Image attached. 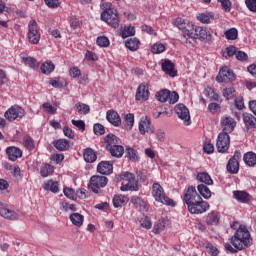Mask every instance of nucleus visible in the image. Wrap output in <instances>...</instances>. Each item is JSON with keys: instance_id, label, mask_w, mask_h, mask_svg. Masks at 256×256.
Returning <instances> with one entry per match:
<instances>
[{"instance_id": "f257e3e1", "label": "nucleus", "mask_w": 256, "mask_h": 256, "mask_svg": "<svg viewBox=\"0 0 256 256\" xmlns=\"http://www.w3.org/2000/svg\"><path fill=\"white\" fill-rule=\"evenodd\" d=\"M251 243V234L249 230L243 225H240L238 230L235 232L234 236L231 238V244L235 249H245V247H249Z\"/></svg>"}, {"instance_id": "f03ea898", "label": "nucleus", "mask_w": 256, "mask_h": 256, "mask_svg": "<svg viewBox=\"0 0 256 256\" xmlns=\"http://www.w3.org/2000/svg\"><path fill=\"white\" fill-rule=\"evenodd\" d=\"M102 7L105 9L101 13L102 21L108 23L113 29H119V13H117V9L112 8L111 2L103 3Z\"/></svg>"}, {"instance_id": "7ed1b4c3", "label": "nucleus", "mask_w": 256, "mask_h": 256, "mask_svg": "<svg viewBox=\"0 0 256 256\" xmlns=\"http://www.w3.org/2000/svg\"><path fill=\"white\" fill-rule=\"evenodd\" d=\"M195 39H200V41H205L206 39H211V32L207 28L201 26H195L192 24L191 31L187 30V38L185 40L186 45H191Z\"/></svg>"}, {"instance_id": "20e7f679", "label": "nucleus", "mask_w": 256, "mask_h": 256, "mask_svg": "<svg viewBox=\"0 0 256 256\" xmlns=\"http://www.w3.org/2000/svg\"><path fill=\"white\" fill-rule=\"evenodd\" d=\"M152 197H154L155 201H158V203L175 207V201L165 194L163 186H161L159 183H154L152 185Z\"/></svg>"}, {"instance_id": "39448f33", "label": "nucleus", "mask_w": 256, "mask_h": 256, "mask_svg": "<svg viewBox=\"0 0 256 256\" xmlns=\"http://www.w3.org/2000/svg\"><path fill=\"white\" fill-rule=\"evenodd\" d=\"M120 179L127 182L120 187L121 191H139V182H137L135 174L131 172H123L120 174Z\"/></svg>"}, {"instance_id": "423d86ee", "label": "nucleus", "mask_w": 256, "mask_h": 256, "mask_svg": "<svg viewBox=\"0 0 256 256\" xmlns=\"http://www.w3.org/2000/svg\"><path fill=\"white\" fill-rule=\"evenodd\" d=\"M27 37L31 45H37L39 44V41H41V29L39 28L36 20H30L28 23Z\"/></svg>"}, {"instance_id": "0eeeda50", "label": "nucleus", "mask_w": 256, "mask_h": 256, "mask_svg": "<svg viewBox=\"0 0 256 256\" xmlns=\"http://www.w3.org/2000/svg\"><path fill=\"white\" fill-rule=\"evenodd\" d=\"M188 207L189 213L192 215H201L202 213H205L209 211V202L204 201L203 198H200V200H196L193 204H190Z\"/></svg>"}, {"instance_id": "6e6552de", "label": "nucleus", "mask_w": 256, "mask_h": 256, "mask_svg": "<svg viewBox=\"0 0 256 256\" xmlns=\"http://www.w3.org/2000/svg\"><path fill=\"white\" fill-rule=\"evenodd\" d=\"M231 145V137L225 132H220L217 137L216 147L218 153H227Z\"/></svg>"}, {"instance_id": "1a4fd4ad", "label": "nucleus", "mask_w": 256, "mask_h": 256, "mask_svg": "<svg viewBox=\"0 0 256 256\" xmlns=\"http://www.w3.org/2000/svg\"><path fill=\"white\" fill-rule=\"evenodd\" d=\"M216 81L218 83H232V81H235V72L229 67L223 66L216 76Z\"/></svg>"}, {"instance_id": "9d476101", "label": "nucleus", "mask_w": 256, "mask_h": 256, "mask_svg": "<svg viewBox=\"0 0 256 256\" xmlns=\"http://www.w3.org/2000/svg\"><path fill=\"white\" fill-rule=\"evenodd\" d=\"M7 121H15V119H23L25 117V109L19 105H14L10 107L4 114Z\"/></svg>"}, {"instance_id": "9b49d317", "label": "nucleus", "mask_w": 256, "mask_h": 256, "mask_svg": "<svg viewBox=\"0 0 256 256\" xmlns=\"http://www.w3.org/2000/svg\"><path fill=\"white\" fill-rule=\"evenodd\" d=\"M108 179L105 176H92L90 178L89 189L93 191V193H99V189H103V187L107 186Z\"/></svg>"}, {"instance_id": "f8f14e48", "label": "nucleus", "mask_w": 256, "mask_h": 256, "mask_svg": "<svg viewBox=\"0 0 256 256\" xmlns=\"http://www.w3.org/2000/svg\"><path fill=\"white\" fill-rule=\"evenodd\" d=\"M175 113L184 122V125H191V114L189 108L185 104H178L175 106Z\"/></svg>"}, {"instance_id": "ddd939ff", "label": "nucleus", "mask_w": 256, "mask_h": 256, "mask_svg": "<svg viewBox=\"0 0 256 256\" xmlns=\"http://www.w3.org/2000/svg\"><path fill=\"white\" fill-rule=\"evenodd\" d=\"M221 127H222V133H233L235 131V127H237V121L231 116H223L221 118Z\"/></svg>"}, {"instance_id": "4468645a", "label": "nucleus", "mask_w": 256, "mask_h": 256, "mask_svg": "<svg viewBox=\"0 0 256 256\" xmlns=\"http://www.w3.org/2000/svg\"><path fill=\"white\" fill-rule=\"evenodd\" d=\"M138 129L142 135L153 134L155 133V127H153V124L151 123V119L147 116H143L138 125Z\"/></svg>"}, {"instance_id": "2eb2a0df", "label": "nucleus", "mask_w": 256, "mask_h": 256, "mask_svg": "<svg viewBox=\"0 0 256 256\" xmlns=\"http://www.w3.org/2000/svg\"><path fill=\"white\" fill-rule=\"evenodd\" d=\"M201 196L197 193V189L193 186L188 187L187 191L184 194V201L189 207V205H193L196 201H199Z\"/></svg>"}, {"instance_id": "dca6fc26", "label": "nucleus", "mask_w": 256, "mask_h": 256, "mask_svg": "<svg viewBox=\"0 0 256 256\" xmlns=\"http://www.w3.org/2000/svg\"><path fill=\"white\" fill-rule=\"evenodd\" d=\"M174 25L180 29L184 33L183 39L184 41L187 40V31H191L193 29V24L183 18H177L174 21Z\"/></svg>"}, {"instance_id": "f3484780", "label": "nucleus", "mask_w": 256, "mask_h": 256, "mask_svg": "<svg viewBox=\"0 0 256 256\" xmlns=\"http://www.w3.org/2000/svg\"><path fill=\"white\" fill-rule=\"evenodd\" d=\"M147 99H149V87L146 83H142L137 88L136 101H147Z\"/></svg>"}, {"instance_id": "a211bd4d", "label": "nucleus", "mask_w": 256, "mask_h": 256, "mask_svg": "<svg viewBox=\"0 0 256 256\" xmlns=\"http://www.w3.org/2000/svg\"><path fill=\"white\" fill-rule=\"evenodd\" d=\"M6 155L10 161H17L23 157V151L15 146H10L6 149Z\"/></svg>"}, {"instance_id": "6ab92c4d", "label": "nucleus", "mask_w": 256, "mask_h": 256, "mask_svg": "<svg viewBox=\"0 0 256 256\" xmlns=\"http://www.w3.org/2000/svg\"><path fill=\"white\" fill-rule=\"evenodd\" d=\"M131 203L136 207V209H139V211H147L149 209L147 200L143 199L142 197L133 196L131 198Z\"/></svg>"}, {"instance_id": "aec40b11", "label": "nucleus", "mask_w": 256, "mask_h": 256, "mask_svg": "<svg viewBox=\"0 0 256 256\" xmlns=\"http://www.w3.org/2000/svg\"><path fill=\"white\" fill-rule=\"evenodd\" d=\"M98 173L101 175H111L113 173V163L110 161H102L97 166Z\"/></svg>"}, {"instance_id": "412c9836", "label": "nucleus", "mask_w": 256, "mask_h": 256, "mask_svg": "<svg viewBox=\"0 0 256 256\" xmlns=\"http://www.w3.org/2000/svg\"><path fill=\"white\" fill-rule=\"evenodd\" d=\"M162 71L170 77H177V70H175V64L171 60H165L162 62Z\"/></svg>"}, {"instance_id": "4be33fe9", "label": "nucleus", "mask_w": 256, "mask_h": 256, "mask_svg": "<svg viewBox=\"0 0 256 256\" xmlns=\"http://www.w3.org/2000/svg\"><path fill=\"white\" fill-rule=\"evenodd\" d=\"M106 118H107V121H109V123H111V125H113L114 127L121 126V116H119V113H117V111L109 110L106 113Z\"/></svg>"}, {"instance_id": "5701e85b", "label": "nucleus", "mask_w": 256, "mask_h": 256, "mask_svg": "<svg viewBox=\"0 0 256 256\" xmlns=\"http://www.w3.org/2000/svg\"><path fill=\"white\" fill-rule=\"evenodd\" d=\"M0 216L8 221H17L19 219L17 212L5 207L0 208Z\"/></svg>"}, {"instance_id": "b1692460", "label": "nucleus", "mask_w": 256, "mask_h": 256, "mask_svg": "<svg viewBox=\"0 0 256 256\" xmlns=\"http://www.w3.org/2000/svg\"><path fill=\"white\" fill-rule=\"evenodd\" d=\"M167 226H169V220L162 218L154 223V227L152 231L153 233H155V235H159V233H163V230Z\"/></svg>"}, {"instance_id": "393cba45", "label": "nucleus", "mask_w": 256, "mask_h": 256, "mask_svg": "<svg viewBox=\"0 0 256 256\" xmlns=\"http://www.w3.org/2000/svg\"><path fill=\"white\" fill-rule=\"evenodd\" d=\"M129 203V197L123 194L115 195L113 198V205L115 208L123 207Z\"/></svg>"}, {"instance_id": "a878e982", "label": "nucleus", "mask_w": 256, "mask_h": 256, "mask_svg": "<svg viewBox=\"0 0 256 256\" xmlns=\"http://www.w3.org/2000/svg\"><path fill=\"white\" fill-rule=\"evenodd\" d=\"M234 199L239 203H249L251 201V195L245 191H234Z\"/></svg>"}, {"instance_id": "bb28decb", "label": "nucleus", "mask_w": 256, "mask_h": 256, "mask_svg": "<svg viewBox=\"0 0 256 256\" xmlns=\"http://www.w3.org/2000/svg\"><path fill=\"white\" fill-rule=\"evenodd\" d=\"M83 157L86 163H95V161H97V153H95V150L91 148L84 149Z\"/></svg>"}, {"instance_id": "cd10ccee", "label": "nucleus", "mask_w": 256, "mask_h": 256, "mask_svg": "<svg viewBox=\"0 0 256 256\" xmlns=\"http://www.w3.org/2000/svg\"><path fill=\"white\" fill-rule=\"evenodd\" d=\"M197 181L204 183V185H213V179L207 172H199L196 176Z\"/></svg>"}, {"instance_id": "c85d7f7f", "label": "nucleus", "mask_w": 256, "mask_h": 256, "mask_svg": "<svg viewBox=\"0 0 256 256\" xmlns=\"http://www.w3.org/2000/svg\"><path fill=\"white\" fill-rule=\"evenodd\" d=\"M108 151L110 155H112V157H116L119 159L120 157H123V153H125V148L117 144L116 146L109 147Z\"/></svg>"}, {"instance_id": "c756f323", "label": "nucleus", "mask_w": 256, "mask_h": 256, "mask_svg": "<svg viewBox=\"0 0 256 256\" xmlns=\"http://www.w3.org/2000/svg\"><path fill=\"white\" fill-rule=\"evenodd\" d=\"M106 141V149L109 150V147H115L117 145H119V143H121V140L113 135V134H108L105 138Z\"/></svg>"}, {"instance_id": "7c9ffc66", "label": "nucleus", "mask_w": 256, "mask_h": 256, "mask_svg": "<svg viewBox=\"0 0 256 256\" xmlns=\"http://www.w3.org/2000/svg\"><path fill=\"white\" fill-rule=\"evenodd\" d=\"M71 223L75 225V227H82L83 221L85 217L81 215L80 213H72L69 217Z\"/></svg>"}, {"instance_id": "2f4dec72", "label": "nucleus", "mask_w": 256, "mask_h": 256, "mask_svg": "<svg viewBox=\"0 0 256 256\" xmlns=\"http://www.w3.org/2000/svg\"><path fill=\"white\" fill-rule=\"evenodd\" d=\"M45 191H51L52 193H59V182L49 180L43 185Z\"/></svg>"}, {"instance_id": "473e14b6", "label": "nucleus", "mask_w": 256, "mask_h": 256, "mask_svg": "<svg viewBox=\"0 0 256 256\" xmlns=\"http://www.w3.org/2000/svg\"><path fill=\"white\" fill-rule=\"evenodd\" d=\"M53 145L58 151H67L69 147H71L69 145V140L67 139H59L54 141Z\"/></svg>"}, {"instance_id": "72a5a7b5", "label": "nucleus", "mask_w": 256, "mask_h": 256, "mask_svg": "<svg viewBox=\"0 0 256 256\" xmlns=\"http://www.w3.org/2000/svg\"><path fill=\"white\" fill-rule=\"evenodd\" d=\"M227 171L232 174L239 173V160L230 158L227 164Z\"/></svg>"}, {"instance_id": "f704fd0d", "label": "nucleus", "mask_w": 256, "mask_h": 256, "mask_svg": "<svg viewBox=\"0 0 256 256\" xmlns=\"http://www.w3.org/2000/svg\"><path fill=\"white\" fill-rule=\"evenodd\" d=\"M243 161L248 165V167H255L256 154L253 152H247L246 154H244Z\"/></svg>"}, {"instance_id": "c9c22d12", "label": "nucleus", "mask_w": 256, "mask_h": 256, "mask_svg": "<svg viewBox=\"0 0 256 256\" xmlns=\"http://www.w3.org/2000/svg\"><path fill=\"white\" fill-rule=\"evenodd\" d=\"M55 172V167L50 164H43L40 168L41 177H49V175H53Z\"/></svg>"}, {"instance_id": "e433bc0d", "label": "nucleus", "mask_w": 256, "mask_h": 256, "mask_svg": "<svg viewBox=\"0 0 256 256\" xmlns=\"http://www.w3.org/2000/svg\"><path fill=\"white\" fill-rule=\"evenodd\" d=\"M197 190L204 199H211V190L207 187V184L198 185Z\"/></svg>"}, {"instance_id": "4c0bfd02", "label": "nucleus", "mask_w": 256, "mask_h": 256, "mask_svg": "<svg viewBox=\"0 0 256 256\" xmlns=\"http://www.w3.org/2000/svg\"><path fill=\"white\" fill-rule=\"evenodd\" d=\"M243 122L246 127H251L253 129L256 128V118L251 114H244L243 115Z\"/></svg>"}, {"instance_id": "58836bf2", "label": "nucleus", "mask_w": 256, "mask_h": 256, "mask_svg": "<svg viewBox=\"0 0 256 256\" xmlns=\"http://www.w3.org/2000/svg\"><path fill=\"white\" fill-rule=\"evenodd\" d=\"M139 39L137 38H130L125 42V47L130 51H137L139 49Z\"/></svg>"}, {"instance_id": "ea45409f", "label": "nucleus", "mask_w": 256, "mask_h": 256, "mask_svg": "<svg viewBox=\"0 0 256 256\" xmlns=\"http://www.w3.org/2000/svg\"><path fill=\"white\" fill-rule=\"evenodd\" d=\"M197 19L200 23L209 24L213 21L214 16L213 13H200L197 15Z\"/></svg>"}, {"instance_id": "a19ab883", "label": "nucleus", "mask_w": 256, "mask_h": 256, "mask_svg": "<svg viewBox=\"0 0 256 256\" xmlns=\"http://www.w3.org/2000/svg\"><path fill=\"white\" fill-rule=\"evenodd\" d=\"M75 108L80 115H87L89 111H91V108L89 107V105L81 102L76 103Z\"/></svg>"}, {"instance_id": "79ce46f5", "label": "nucleus", "mask_w": 256, "mask_h": 256, "mask_svg": "<svg viewBox=\"0 0 256 256\" xmlns=\"http://www.w3.org/2000/svg\"><path fill=\"white\" fill-rule=\"evenodd\" d=\"M125 127L128 130L133 129V125H135V115L129 113L124 116Z\"/></svg>"}, {"instance_id": "37998d69", "label": "nucleus", "mask_w": 256, "mask_h": 256, "mask_svg": "<svg viewBox=\"0 0 256 256\" xmlns=\"http://www.w3.org/2000/svg\"><path fill=\"white\" fill-rule=\"evenodd\" d=\"M224 35L228 41H235L237 37L239 36V32L237 31L236 28H230L229 30H226L224 32Z\"/></svg>"}, {"instance_id": "c03bdc74", "label": "nucleus", "mask_w": 256, "mask_h": 256, "mask_svg": "<svg viewBox=\"0 0 256 256\" xmlns=\"http://www.w3.org/2000/svg\"><path fill=\"white\" fill-rule=\"evenodd\" d=\"M207 225H217L219 223V215L215 212H211L206 217Z\"/></svg>"}, {"instance_id": "a18cd8bd", "label": "nucleus", "mask_w": 256, "mask_h": 256, "mask_svg": "<svg viewBox=\"0 0 256 256\" xmlns=\"http://www.w3.org/2000/svg\"><path fill=\"white\" fill-rule=\"evenodd\" d=\"M41 71L45 75H49V73H53V71H55V64H53V62H45L41 66Z\"/></svg>"}, {"instance_id": "49530a36", "label": "nucleus", "mask_w": 256, "mask_h": 256, "mask_svg": "<svg viewBox=\"0 0 256 256\" xmlns=\"http://www.w3.org/2000/svg\"><path fill=\"white\" fill-rule=\"evenodd\" d=\"M169 90H161L156 94V98L160 101V103H167L169 100Z\"/></svg>"}, {"instance_id": "de8ad7c7", "label": "nucleus", "mask_w": 256, "mask_h": 256, "mask_svg": "<svg viewBox=\"0 0 256 256\" xmlns=\"http://www.w3.org/2000/svg\"><path fill=\"white\" fill-rule=\"evenodd\" d=\"M121 35L123 39H127V37H133V35H135V27L125 26Z\"/></svg>"}, {"instance_id": "09e8293b", "label": "nucleus", "mask_w": 256, "mask_h": 256, "mask_svg": "<svg viewBox=\"0 0 256 256\" xmlns=\"http://www.w3.org/2000/svg\"><path fill=\"white\" fill-rule=\"evenodd\" d=\"M23 144H24V147L29 151H31L32 149H35V142L33 141V138H31V136L24 137Z\"/></svg>"}, {"instance_id": "8fccbe9b", "label": "nucleus", "mask_w": 256, "mask_h": 256, "mask_svg": "<svg viewBox=\"0 0 256 256\" xmlns=\"http://www.w3.org/2000/svg\"><path fill=\"white\" fill-rule=\"evenodd\" d=\"M22 61L25 65L30 67V69H35V67H37V60L33 57H22Z\"/></svg>"}, {"instance_id": "3c124183", "label": "nucleus", "mask_w": 256, "mask_h": 256, "mask_svg": "<svg viewBox=\"0 0 256 256\" xmlns=\"http://www.w3.org/2000/svg\"><path fill=\"white\" fill-rule=\"evenodd\" d=\"M139 223L144 229H151V227H153V224L151 223V218H149L148 216L142 217L139 220Z\"/></svg>"}, {"instance_id": "603ef678", "label": "nucleus", "mask_w": 256, "mask_h": 256, "mask_svg": "<svg viewBox=\"0 0 256 256\" xmlns=\"http://www.w3.org/2000/svg\"><path fill=\"white\" fill-rule=\"evenodd\" d=\"M96 43L98 47H109L110 45L109 38H107L106 36H99L96 39Z\"/></svg>"}, {"instance_id": "864d4df0", "label": "nucleus", "mask_w": 256, "mask_h": 256, "mask_svg": "<svg viewBox=\"0 0 256 256\" xmlns=\"http://www.w3.org/2000/svg\"><path fill=\"white\" fill-rule=\"evenodd\" d=\"M222 93H223V97H225L227 101L235 97V89L231 87L223 89Z\"/></svg>"}, {"instance_id": "5fc2aeb1", "label": "nucleus", "mask_w": 256, "mask_h": 256, "mask_svg": "<svg viewBox=\"0 0 256 256\" xmlns=\"http://www.w3.org/2000/svg\"><path fill=\"white\" fill-rule=\"evenodd\" d=\"M126 154L130 161H137V151L131 147H126Z\"/></svg>"}, {"instance_id": "6e6d98bb", "label": "nucleus", "mask_w": 256, "mask_h": 256, "mask_svg": "<svg viewBox=\"0 0 256 256\" xmlns=\"http://www.w3.org/2000/svg\"><path fill=\"white\" fill-rule=\"evenodd\" d=\"M206 251H207L208 255H211V256H218L219 255V249H217V247H215L211 244H208L206 246Z\"/></svg>"}, {"instance_id": "4d7b16f0", "label": "nucleus", "mask_w": 256, "mask_h": 256, "mask_svg": "<svg viewBox=\"0 0 256 256\" xmlns=\"http://www.w3.org/2000/svg\"><path fill=\"white\" fill-rule=\"evenodd\" d=\"M69 75L70 77H73V79H77V77L81 75V69H79L77 66L71 67L69 70Z\"/></svg>"}, {"instance_id": "13d9d810", "label": "nucleus", "mask_w": 256, "mask_h": 256, "mask_svg": "<svg viewBox=\"0 0 256 256\" xmlns=\"http://www.w3.org/2000/svg\"><path fill=\"white\" fill-rule=\"evenodd\" d=\"M179 101V94L177 92H169L168 102L170 105H175Z\"/></svg>"}, {"instance_id": "bf43d9fd", "label": "nucleus", "mask_w": 256, "mask_h": 256, "mask_svg": "<svg viewBox=\"0 0 256 256\" xmlns=\"http://www.w3.org/2000/svg\"><path fill=\"white\" fill-rule=\"evenodd\" d=\"M63 133L65 137H68V139H75V131L73 129L69 128V126H65L63 128Z\"/></svg>"}, {"instance_id": "052dcab7", "label": "nucleus", "mask_w": 256, "mask_h": 256, "mask_svg": "<svg viewBox=\"0 0 256 256\" xmlns=\"http://www.w3.org/2000/svg\"><path fill=\"white\" fill-rule=\"evenodd\" d=\"M152 53L159 54L165 51V45L163 44H154L151 48Z\"/></svg>"}, {"instance_id": "680f3d73", "label": "nucleus", "mask_w": 256, "mask_h": 256, "mask_svg": "<svg viewBox=\"0 0 256 256\" xmlns=\"http://www.w3.org/2000/svg\"><path fill=\"white\" fill-rule=\"evenodd\" d=\"M93 131L95 135H105V127L101 124H95Z\"/></svg>"}, {"instance_id": "e2e57ef3", "label": "nucleus", "mask_w": 256, "mask_h": 256, "mask_svg": "<svg viewBox=\"0 0 256 256\" xmlns=\"http://www.w3.org/2000/svg\"><path fill=\"white\" fill-rule=\"evenodd\" d=\"M72 125L77 127L80 131H85V122L83 120H71Z\"/></svg>"}, {"instance_id": "0e129e2a", "label": "nucleus", "mask_w": 256, "mask_h": 256, "mask_svg": "<svg viewBox=\"0 0 256 256\" xmlns=\"http://www.w3.org/2000/svg\"><path fill=\"white\" fill-rule=\"evenodd\" d=\"M204 153H207V155H211L213 151H215V146L212 143H205L203 146Z\"/></svg>"}, {"instance_id": "69168bd1", "label": "nucleus", "mask_w": 256, "mask_h": 256, "mask_svg": "<svg viewBox=\"0 0 256 256\" xmlns=\"http://www.w3.org/2000/svg\"><path fill=\"white\" fill-rule=\"evenodd\" d=\"M245 4L249 11H252L253 13H256V0H246Z\"/></svg>"}, {"instance_id": "338daca9", "label": "nucleus", "mask_w": 256, "mask_h": 256, "mask_svg": "<svg viewBox=\"0 0 256 256\" xmlns=\"http://www.w3.org/2000/svg\"><path fill=\"white\" fill-rule=\"evenodd\" d=\"M219 3H221L222 8L224 11H231V1L230 0H218Z\"/></svg>"}, {"instance_id": "774afa93", "label": "nucleus", "mask_w": 256, "mask_h": 256, "mask_svg": "<svg viewBox=\"0 0 256 256\" xmlns=\"http://www.w3.org/2000/svg\"><path fill=\"white\" fill-rule=\"evenodd\" d=\"M236 59L238 61H247L249 59V56H247V53L243 51H237L236 52Z\"/></svg>"}]
</instances>
